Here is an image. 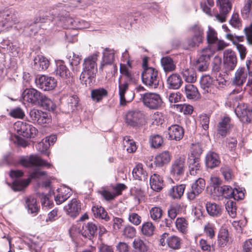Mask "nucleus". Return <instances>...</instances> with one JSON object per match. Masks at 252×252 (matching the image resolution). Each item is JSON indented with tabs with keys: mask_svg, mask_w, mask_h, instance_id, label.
I'll use <instances>...</instances> for the list:
<instances>
[{
	"mask_svg": "<svg viewBox=\"0 0 252 252\" xmlns=\"http://www.w3.org/2000/svg\"><path fill=\"white\" fill-rule=\"evenodd\" d=\"M188 163L189 171L191 175L195 176L200 173V158H189Z\"/></svg>",
	"mask_w": 252,
	"mask_h": 252,
	"instance_id": "cd10ccee",
	"label": "nucleus"
},
{
	"mask_svg": "<svg viewBox=\"0 0 252 252\" xmlns=\"http://www.w3.org/2000/svg\"><path fill=\"white\" fill-rule=\"evenodd\" d=\"M235 112L243 123H250L252 121V109L247 104L239 103L235 108Z\"/></svg>",
	"mask_w": 252,
	"mask_h": 252,
	"instance_id": "f8f14e48",
	"label": "nucleus"
},
{
	"mask_svg": "<svg viewBox=\"0 0 252 252\" xmlns=\"http://www.w3.org/2000/svg\"><path fill=\"white\" fill-rule=\"evenodd\" d=\"M33 62V68L38 71L46 70L48 68L50 64L49 61L46 57L41 55L36 56Z\"/></svg>",
	"mask_w": 252,
	"mask_h": 252,
	"instance_id": "5701e85b",
	"label": "nucleus"
},
{
	"mask_svg": "<svg viewBox=\"0 0 252 252\" xmlns=\"http://www.w3.org/2000/svg\"><path fill=\"white\" fill-rule=\"evenodd\" d=\"M0 21L6 22V29L12 27L13 24H16L17 19L15 14L10 11L6 10L0 16Z\"/></svg>",
	"mask_w": 252,
	"mask_h": 252,
	"instance_id": "c756f323",
	"label": "nucleus"
},
{
	"mask_svg": "<svg viewBox=\"0 0 252 252\" xmlns=\"http://www.w3.org/2000/svg\"><path fill=\"white\" fill-rule=\"evenodd\" d=\"M22 95L24 99L32 105L39 106L49 111H54L56 108L52 100L35 89H26Z\"/></svg>",
	"mask_w": 252,
	"mask_h": 252,
	"instance_id": "f03ea898",
	"label": "nucleus"
},
{
	"mask_svg": "<svg viewBox=\"0 0 252 252\" xmlns=\"http://www.w3.org/2000/svg\"><path fill=\"white\" fill-rule=\"evenodd\" d=\"M97 229V226L92 222L84 223L81 230L83 236L91 240L94 236Z\"/></svg>",
	"mask_w": 252,
	"mask_h": 252,
	"instance_id": "4be33fe9",
	"label": "nucleus"
},
{
	"mask_svg": "<svg viewBox=\"0 0 252 252\" xmlns=\"http://www.w3.org/2000/svg\"><path fill=\"white\" fill-rule=\"evenodd\" d=\"M54 73L57 76L63 79H67L72 76V74L62 61L57 63Z\"/></svg>",
	"mask_w": 252,
	"mask_h": 252,
	"instance_id": "412c9836",
	"label": "nucleus"
},
{
	"mask_svg": "<svg viewBox=\"0 0 252 252\" xmlns=\"http://www.w3.org/2000/svg\"><path fill=\"white\" fill-rule=\"evenodd\" d=\"M220 171L224 179L228 182L231 181L234 177L232 170L227 166H224L220 168Z\"/></svg>",
	"mask_w": 252,
	"mask_h": 252,
	"instance_id": "603ef678",
	"label": "nucleus"
},
{
	"mask_svg": "<svg viewBox=\"0 0 252 252\" xmlns=\"http://www.w3.org/2000/svg\"><path fill=\"white\" fill-rule=\"evenodd\" d=\"M19 163L25 167L45 166L49 168L51 166L50 163L34 155L22 157L19 160Z\"/></svg>",
	"mask_w": 252,
	"mask_h": 252,
	"instance_id": "0eeeda50",
	"label": "nucleus"
},
{
	"mask_svg": "<svg viewBox=\"0 0 252 252\" xmlns=\"http://www.w3.org/2000/svg\"><path fill=\"white\" fill-rule=\"evenodd\" d=\"M215 227L211 223H208L204 226V232L206 235L209 237L211 239H212L215 235Z\"/></svg>",
	"mask_w": 252,
	"mask_h": 252,
	"instance_id": "338daca9",
	"label": "nucleus"
},
{
	"mask_svg": "<svg viewBox=\"0 0 252 252\" xmlns=\"http://www.w3.org/2000/svg\"><path fill=\"white\" fill-rule=\"evenodd\" d=\"M205 187V181L201 178L197 179L191 185V189L190 191L187 194L188 199L189 200H194L196 196L200 194L204 189Z\"/></svg>",
	"mask_w": 252,
	"mask_h": 252,
	"instance_id": "2eb2a0df",
	"label": "nucleus"
},
{
	"mask_svg": "<svg viewBox=\"0 0 252 252\" xmlns=\"http://www.w3.org/2000/svg\"><path fill=\"white\" fill-rule=\"evenodd\" d=\"M200 82L201 87L208 91V89L212 84V79L209 75H205L201 77Z\"/></svg>",
	"mask_w": 252,
	"mask_h": 252,
	"instance_id": "680f3d73",
	"label": "nucleus"
},
{
	"mask_svg": "<svg viewBox=\"0 0 252 252\" xmlns=\"http://www.w3.org/2000/svg\"><path fill=\"white\" fill-rule=\"evenodd\" d=\"M136 230L134 227L127 225L123 230V235L127 238H132L135 236Z\"/></svg>",
	"mask_w": 252,
	"mask_h": 252,
	"instance_id": "052dcab7",
	"label": "nucleus"
},
{
	"mask_svg": "<svg viewBox=\"0 0 252 252\" xmlns=\"http://www.w3.org/2000/svg\"><path fill=\"white\" fill-rule=\"evenodd\" d=\"M114 61V52L113 50L106 48L103 52L102 60L100 63L99 69L102 70L109 67L111 69H115L116 66L113 64Z\"/></svg>",
	"mask_w": 252,
	"mask_h": 252,
	"instance_id": "4468645a",
	"label": "nucleus"
},
{
	"mask_svg": "<svg viewBox=\"0 0 252 252\" xmlns=\"http://www.w3.org/2000/svg\"><path fill=\"white\" fill-rule=\"evenodd\" d=\"M48 20L47 15L43 16L42 17H39L35 18L33 21H24L20 23H18L15 26V28L18 30L23 29L24 31L26 30V29L31 27L32 24H35L38 23H45Z\"/></svg>",
	"mask_w": 252,
	"mask_h": 252,
	"instance_id": "a878e982",
	"label": "nucleus"
},
{
	"mask_svg": "<svg viewBox=\"0 0 252 252\" xmlns=\"http://www.w3.org/2000/svg\"><path fill=\"white\" fill-rule=\"evenodd\" d=\"M185 92L187 97L188 99H194L199 95L197 88L193 85L189 84L186 85Z\"/></svg>",
	"mask_w": 252,
	"mask_h": 252,
	"instance_id": "37998d69",
	"label": "nucleus"
},
{
	"mask_svg": "<svg viewBox=\"0 0 252 252\" xmlns=\"http://www.w3.org/2000/svg\"><path fill=\"white\" fill-rule=\"evenodd\" d=\"M161 65L165 72L168 73L175 70L176 65L173 60L169 56L162 58L160 60Z\"/></svg>",
	"mask_w": 252,
	"mask_h": 252,
	"instance_id": "7c9ffc66",
	"label": "nucleus"
},
{
	"mask_svg": "<svg viewBox=\"0 0 252 252\" xmlns=\"http://www.w3.org/2000/svg\"><path fill=\"white\" fill-rule=\"evenodd\" d=\"M220 163V157L214 152H209L205 157V164L208 168L213 169L218 166Z\"/></svg>",
	"mask_w": 252,
	"mask_h": 252,
	"instance_id": "aec40b11",
	"label": "nucleus"
},
{
	"mask_svg": "<svg viewBox=\"0 0 252 252\" xmlns=\"http://www.w3.org/2000/svg\"><path fill=\"white\" fill-rule=\"evenodd\" d=\"M150 185L153 190L157 191H160L163 187L162 178L157 174H154L150 177Z\"/></svg>",
	"mask_w": 252,
	"mask_h": 252,
	"instance_id": "2f4dec72",
	"label": "nucleus"
},
{
	"mask_svg": "<svg viewBox=\"0 0 252 252\" xmlns=\"http://www.w3.org/2000/svg\"><path fill=\"white\" fill-rule=\"evenodd\" d=\"M174 107L179 110L180 112H183L185 115H190L193 112V107L189 104H176L174 105Z\"/></svg>",
	"mask_w": 252,
	"mask_h": 252,
	"instance_id": "6e6d98bb",
	"label": "nucleus"
},
{
	"mask_svg": "<svg viewBox=\"0 0 252 252\" xmlns=\"http://www.w3.org/2000/svg\"><path fill=\"white\" fill-rule=\"evenodd\" d=\"M26 206L28 209V212L31 214H36L39 207L36 203V200L31 196L26 197L25 199Z\"/></svg>",
	"mask_w": 252,
	"mask_h": 252,
	"instance_id": "58836bf2",
	"label": "nucleus"
},
{
	"mask_svg": "<svg viewBox=\"0 0 252 252\" xmlns=\"http://www.w3.org/2000/svg\"><path fill=\"white\" fill-rule=\"evenodd\" d=\"M158 71L155 68H150L143 71V83L150 89H156L159 86Z\"/></svg>",
	"mask_w": 252,
	"mask_h": 252,
	"instance_id": "7ed1b4c3",
	"label": "nucleus"
},
{
	"mask_svg": "<svg viewBox=\"0 0 252 252\" xmlns=\"http://www.w3.org/2000/svg\"><path fill=\"white\" fill-rule=\"evenodd\" d=\"M149 141L151 147L154 148L160 147L163 143V138L158 134L151 136L149 139Z\"/></svg>",
	"mask_w": 252,
	"mask_h": 252,
	"instance_id": "8fccbe9b",
	"label": "nucleus"
},
{
	"mask_svg": "<svg viewBox=\"0 0 252 252\" xmlns=\"http://www.w3.org/2000/svg\"><path fill=\"white\" fill-rule=\"evenodd\" d=\"M107 91L103 88H99L91 91L92 98L96 102L100 101L103 97L107 96Z\"/></svg>",
	"mask_w": 252,
	"mask_h": 252,
	"instance_id": "ea45409f",
	"label": "nucleus"
},
{
	"mask_svg": "<svg viewBox=\"0 0 252 252\" xmlns=\"http://www.w3.org/2000/svg\"><path fill=\"white\" fill-rule=\"evenodd\" d=\"M214 50L210 47H206L201 50L200 55L195 63V67L199 71H204L208 68L210 58L213 55Z\"/></svg>",
	"mask_w": 252,
	"mask_h": 252,
	"instance_id": "20e7f679",
	"label": "nucleus"
},
{
	"mask_svg": "<svg viewBox=\"0 0 252 252\" xmlns=\"http://www.w3.org/2000/svg\"><path fill=\"white\" fill-rule=\"evenodd\" d=\"M168 88L170 89H178L183 83L180 75L173 73L169 75L166 80Z\"/></svg>",
	"mask_w": 252,
	"mask_h": 252,
	"instance_id": "393cba45",
	"label": "nucleus"
},
{
	"mask_svg": "<svg viewBox=\"0 0 252 252\" xmlns=\"http://www.w3.org/2000/svg\"><path fill=\"white\" fill-rule=\"evenodd\" d=\"M152 124L159 126L162 125L164 122V117L162 113L159 112H156L152 116Z\"/></svg>",
	"mask_w": 252,
	"mask_h": 252,
	"instance_id": "bf43d9fd",
	"label": "nucleus"
},
{
	"mask_svg": "<svg viewBox=\"0 0 252 252\" xmlns=\"http://www.w3.org/2000/svg\"><path fill=\"white\" fill-rule=\"evenodd\" d=\"M220 4V13L215 17L218 21L222 23L225 21L226 16L231 9V4L229 0H221Z\"/></svg>",
	"mask_w": 252,
	"mask_h": 252,
	"instance_id": "a211bd4d",
	"label": "nucleus"
},
{
	"mask_svg": "<svg viewBox=\"0 0 252 252\" xmlns=\"http://www.w3.org/2000/svg\"><path fill=\"white\" fill-rule=\"evenodd\" d=\"M229 241V233L228 230L225 228L220 229L218 235L217 244L220 248L224 247Z\"/></svg>",
	"mask_w": 252,
	"mask_h": 252,
	"instance_id": "e433bc0d",
	"label": "nucleus"
},
{
	"mask_svg": "<svg viewBox=\"0 0 252 252\" xmlns=\"http://www.w3.org/2000/svg\"><path fill=\"white\" fill-rule=\"evenodd\" d=\"M217 191L219 195H222L226 198H233L235 200H239L244 197V194L242 191H239L236 189H233L229 186L218 187Z\"/></svg>",
	"mask_w": 252,
	"mask_h": 252,
	"instance_id": "6e6552de",
	"label": "nucleus"
},
{
	"mask_svg": "<svg viewBox=\"0 0 252 252\" xmlns=\"http://www.w3.org/2000/svg\"><path fill=\"white\" fill-rule=\"evenodd\" d=\"M155 226L151 222H147L143 224V234L151 236L153 235L155 231Z\"/></svg>",
	"mask_w": 252,
	"mask_h": 252,
	"instance_id": "4d7b16f0",
	"label": "nucleus"
},
{
	"mask_svg": "<svg viewBox=\"0 0 252 252\" xmlns=\"http://www.w3.org/2000/svg\"><path fill=\"white\" fill-rule=\"evenodd\" d=\"M229 23L235 29H239L242 27V21L237 13L233 14L229 21Z\"/></svg>",
	"mask_w": 252,
	"mask_h": 252,
	"instance_id": "13d9d810",
	"label": "nucleus"
},
{
	"mask_svg": "<svg viewBox=\"0 0 252 252\" xmlns=\"http://www.w3.org/2000/svg\"><path fill=\"white\" fill-rule=\"evenodd\" d=\"M218 40L217 32L211 27H209L208 31L207 32V40L208 43V46L207 47H210L212 49L211 45L215 44Z\"/></svg>",
	"mask_w": 252,
	"mask_h": 252,
	"instance_id": "a18cd8bd",
	"label": "nucleus"
},
{
	"mask_svg": "<svg viewBox=\"0 0 252 252\" xmlns=\"http://www.w3.org/2000/svg\"><path fill=\"white\" fill-rule=\"evenodd\" d=\"M121 77L119 79V94L120 96V103L121 105H125L126 104L125 93L127 91L129 84L125 81L123 84L121 81Z\"/></svg>",
	"mask_w": 252,
	"mask_h": 252,
	"instance_id": "4c0bfd02",
	"label": "nucleus"
},
{
	"mask_svg": "<svg viewBox=\"0 0 252 252\" xmlns=\"http://www.w3.org/2000/svg\"><path fill=\"white\" fill-rule=\"evenodd\" d=\"M235 205L236 203L232 201H227L225 205V208L232 218H234L236 216L237 209Z\"/></svg>",
	"mask_w": 252,
	"mask_h": 252,
	"instance_id": "5fc2aeb1",
	"label": "nucleus"
},
{
	"mask_svg": "<svg viewBox=\"0 0 252 252\" xmlns=\"http://www.w3.org/2000/svg\"><path fill=\"white\" fill-rule=\"evenodd\" d=\"M92 212L95 218H101L106 221L109 220L107 212L104 208L100 206H94L92 208Z\"/></svg>",
	"mask_w": 252,
	"mask_h": 252,
	"instance_id": "79ce46f5",
	"label": "nucleus"
},
{
	"mask_svg": "<svg viewBox=\"0 0 252 252\" xmlns=\"http://www.w3.org/2000/svg\"><path fill=\"white\" fill-rule=\"evenodd\" d=\"M142 112L140 111H131L127 113L126 116V123L132 127H137L140 125Z\"/></svg>",
	"mask_w": 252,
	"mask_h": 252,
	"instance_id": "f3484780",
	"label": "nucleus"
},
{
	"mask_svg": "<svg viewBox=\"0 0 252 252\" xmlns=\"http://www.w3.org/2000/svg\"><path fill=\"white\" fill-rule=\"evenodd\" d=\"M167 243L168 246L174 250L178 249L180 248L181 239L176 236H172L167 239Z\"/></svg>",
	"mask_w": 252,
	"mask_h": 252,
	"instance_id": "09e8293b",
	"label": "nucleus"
},
{
	"mask_svg": "<svg viewBox=\"0 0 252 252\" xmlns=\"http://www.w3.org/2000/svg\"><path fill=\"white\" fill-rule=\"evenodd\" d=\"M99 53L95 52L84 60L83 70L80 76V80L83 85L91 87L95 82L96 74L97 72L96 62Z\"/></svg>",
	"mask_w": 252,
	"mask_h": 252,
	"instance_id": "f257e3e1",
	"label": "nucleus"
},
{
	"mask_svg": "<svg viewBox=\"0 0 252 252\" xmlns=\"http://www.w3.org/2000/svg\"><path fill=\"white\" fill-rule=\"evenodd\" d=\"M181 209V206L179 204L176 203L172 205L168 211V217L174 220Z\"/></svg>",
	"mask_w": 252,
	"mask_h": 252,
	"instance_id": "864d4df0",
	"label": "nucleus"
},
{
	"mask_svg": "<svg viewBox=\"0 0 252 252\" xmlns=\"http://www.w3.org/2000/svg\"><path fill=\"white\" fill-rule=\"evenodd\" d=\"M206 208L208 214L214 217L220 216L222 211L221 206L216 203L211 202H207Z\"/></svg>",
	"mask_w": 252,
	"mask_h": 252,
	"instance_id": "473e14b6",
	"label": "nucleus"
},
{
	"mask_svg": "<svg viewBox=\"0 0 252 252\" xmlns=\"http://www.w3.org/2000/svg\"><path fill=\"white\" fill-rule=\"evenodd\" d=\"M171 159V154L168 151H163L158 155L155 158L156 166H162L168 163Z\"/></svg>",
	"mask_w": 252,
	"mask_h": 252,
	"instance_id": "c85d7f7f",
	"label": "nucleus"
},
{
	"mask_svg": "<svg viewBox=\"0 0 252 252\" xmlns=\"http://www.w3.org/2000/svg\"><path fill=\"white\" fill-rule=\"evenodd\" d=\"M190 30L193 33V35L199 36L203 39L204 30L200 25L195 24L190 28Z\"/></svg>",
	"mask_w": 252,
	"mask_h": 252,
	"instance_id": "0e129e2a",
	"label": "nucleus"
},
{
	"mask_svg": "<svg viewBox=\"0 0 252 252\" xmlns=\"http://www.w3.org/2000/svg\"><path fill=\"white\" fill-rule=\"evenodd\" d=\"M177 229L182 233H186L188 230V222L184 218H178L175 221Z\"/></svg>",
	"mask_w": 252,
	"mask_h": 252,
	"instance_id": "de8ad7c7",
	"label": "nucleus"
},
{
	"mask_svg": "<svg viewBox=\"0 0 252 252\" xmlns=\"http://www.w3.org/2000/svg\"><path fill=\"white\" fill-rule=\"evenodd\" d=\"M168 132L170 139L179 141L184 136V129L178 125H173L168 128Z\"/></svg>",
	"mask_w": 252,
	"mask_h": 252,
	"instance_id": "6ab92c4d",
	"label": "nucleus"
},
{
	"mask_svg": "<svg viewBox=\"0 0 252 252\" xmlns=\"http://www.w3.org/2000/svg\"><path fill=\"white\" fill-rule=\"evenodd\" d=\"M78 104V97L76 95L70 96L67 100L65 105L64 106V112L68 113L74 111Z\"/></svg>",
	"mask_w": 252,
	"mask_h": 252,
	"instance_id": "c9c22d12",
	"label": "nucleus"
},
{
	"mask_svg": "<svg viewBox=\"0 0 252 252\" xmlns=\"http://www.w3.org/2000/svg\"><path fill=\"white\" fill-rule=\"evenodd\" d=\"M30 121L39 125L48 124L51 121V117L48 113L33 108L29 112Z\"/></svg>",
	"mask_w": 252,
	"mask_h": 252,
	"instance_id": "39448f33",
	"label": "nucleus"
},
{
	"mask_svg": "<svg viewBox=\"0 0 252 252\" xmlns=\"http://www.w3.org/2000/svg\"><path fill=\"white\" fill-rule=\"evenodd\" d=\"M224 67L226 71L233 70L237 63L236 54L231 50H226L223 53Z\"/></svg>",
	"mask_w": 252,
	"mask_h": 252,
	"instance_id": "dca6fc26",
	"label": "nucleus"
},
{
	"mask_svg": "<svg viewBox=\"0 0 252 252\" xmlns=\"http://www.w3.org/2000/svg\"><path fill=\"white\" fill-rule=\"evenodd\" d=\"M231 127L230 118L224 117L218 124L217 131L222 136H225Z\"/></svg>",
	"mask_w": 252,
	"mask_h": 252,
	"instance_id": "bb28decb",
	"label": "nucleus"
},
{
	"mask_svg": "<svg viewBox=\"0 0 252 252\" xmlns=\"http://www.w3.org/2000/svg\"><path fill=\"white\" fill-rule=\"evenodd\" d=\"M124 140L126 141V142L124 143V146L125 147H127L126 148V151L128 153H132L136 151V146L135 143L132 141V140H130L128 137H125Z\"/></svg>",
	"mask_w": 252,
	"mask_h": 252,
	"instance_id": "e2e57ef3",
	"label": "nucleus"
},
{
	"mask_svg": "<svg viewBox=\"0 0 252 252\" xmlns=\"http://www.w3.org/2000/svg\"><path fill=\"white\" fill-rule=\"evenodd\" d=\"M41 205L43 207L47 209L51 208L53 205L52 201L49 200L47 195L42 194L40 196Z\"/></svg>",
	"mask_w": 252,
	"mask_h": 252,
	"instance_id": "69168bd1",
	"label": "nucleus"
},
{
	"mask_svg": "<svg viewBox=\"0 0 252 252\" xmlns=\"http://www.w3.org/2000/svg\"><path fill=\"white\" fill-rule=\"evenodd\" d=\"M14 128L19 134L26 138L33 137L37 132V130L33 126L25 122L15 123Z\"/></svg>",
	"mask_w": 252,
	"mask_h": 252,
	"instance_id": "9b49d317",
	"label": "nucleus"
},
{
	"mask_svg": "<svg viewBox=\"0 0 252 252\" xmlns=\"http://www.w3.org/2000/svg\"><path fill=\"white\" fill-rule=\"evenodd\" d=\"M45 175L46 172L41 171L38 168H36L30 174L28 179L14 182L13 183L12 189L15 191H21L29 184L31 179L39 178Z\"/></svg>",
	"mask_w": 252,
	"mask_h": 252,
	"instance_id": "1a4fd4ad",
	"label": "nucleus"
},
{
	"mask_svg": "<svg viewBox=\"0 0 252 252\" xmlns=\"http://www.w3.org/2000/svg\"><path fill=\"white\" fill-rule=\"evenodd\" d=\"M203 39L199 36H195L193 35L192 37L188 38L183 43V47L186 50H189L198 46L202 42Z\"/></svg>",
	"mask_w": 252,
	"mask_h": 252,
	"instance_id": "f704fd0d",
	"label": "nucleus"
},
{
	"mask_svg": "<svg viewBox=\"0 0 252 252\" xmlns=\"http://www.w3.org/2000/svg\"><path fill=\"white\" fill-rule=\"evenodd\" d=\"M35 82L38 88L45 91L53 90L57 85V81L54 78L46 75H42L36 78Z\"/></svg>",
	"mask_w": 252,
	"mask_h": 252,
	"instance_id": "ddd939ff",
	"label": "nucleus"
},
{
	"mask_svg": "<svg viewBox=\"0 0 252 252\" xmlns=\"http://www.w3.org/2000/svg\"><path fill=\"white\" fill-rule=\"evenodd\" d=\"M247 76L244 68L238 69L235 73L233 83L237 86L242 85L246 81Z\"/></svg>",
	"mask_w": 252,
	"mask_h": 252,
	"instance_id": "a19ab883",
	"label": "nucleus"
},
{
	"mask_svg": "<svg viewBox=\"0 0 252 252\" xmlns=\"http://www.w3.org/2000/svg\"><path fill=\"white\" fill-rule=\"evenodd\" d=\"M186 157L184 155L177 156L173 160L171 166V173L180 176L184 175L186 168Z\"/></svg>",
	"mask_w": 252,
	"mask_h": 252,
	"instance_id": "9d476101",
	"label": "nucleus"
},
{
	"mask_svg": "<svg viewBox=\"0 0 252 252\" xmlns=\"http://www.w3.org/2000/svg\"><path fill=\"white\" fill-rule=\"evenodd\" d=\"M162 213V210L159 207L152 208L150 212L151 217L154 220L160 218Z\"/></svg>",
	"mask_w": 252,
	"mask_h": 252,
	"instance_id": "774afa93",
	"label": "nucleus"
},
{
	"mask_svg": "<svg viewBox=\"0 0 252 252\" xmlns=\"http://www.w3.org/2000/svg\"><path fill=\"white\" fill-rule=\"evenodd\" d=\"M67 214L72 218L78 215L81 210L80 203L76 199H72L70 203L65 207Z\"/></svg>",
	"mask_w": 252,
	"mask_h": 252,
	"instance_id": "b1692460",
	"label": "nucleus"
},
{
	"mask_svg": "<svg viewBox=\"0 0 252 252\" xmlns=\"http://www.w3.org/2000/svg\"><path fill=\"white\" fill-rule=\"evenodd\" d=\"M182 74L185 81L189 83H193L196 80V75L193 68L183 69Z\"/></svg>",
	"mask_w": 252,
	"mask_h": 252,
	"instance_id": "c03bdc74",
	"label": "nucleus"
},
{
	"mask_svg": "<svg viewBox=\"0 0 252 252\" xmlns=\"http://www.w3.org/2000/svg\"><path fill=\"white\" fill-rule=\"evenodd\" d=\"M202 153V149L199 143L192 144L191 147V153L189 158H199Z\"/></svg>",
	"mask_w": 252,
	"mask_h": 252,
	"instance_id": "3c124183",
	"label": "nucleus"
},
{
	"mask_svg": "<svg viewBox=\"0 0 252 252\" xmlns=\"http://www.w3.org/2000/svg\"><path fill=\"white\" fill-rule=\"evenodd\" d=\"M185 188L186 185L184 184L173 186L169 190L168 194L173 199H180L184 194Z\"/></svg>",
	"mask_w": 252,
	"mask_h": 252,
	"instance_id": "72a5a7b5",
	"label": "nucleus"
},
{
	"mask_svg": "<svg viewBox=\"0 0 252 252\" xmlns=\"http://www.w3.org/2000/svg\"><path fill=\"white\" fill-rule=\"evenodd\" d=\"M241 12L244 18H248L252 15V0H246Z\"/></svg>",
	"mask_w": 252,
	"mask_h": 252,
	"instance_id": "49530a36",
	"label": "nucleus"
},
{
	"mask_svg": "<svg viewBox=\"0 0 252 252\" xmlns=\"http://www.w3.org/2000/svg\"><path fill=\"white\" fill-rule=\"evenodd\" d=\"M143 103L150 109H157L161 106L162 101L158 94L146 93L143 94Z\"/></svg>",
	"mask_w": 252,
	"mask_h": 252,
	"instance_id": "423d86ee",
	"label": "nucleus"
}]
</instances>
